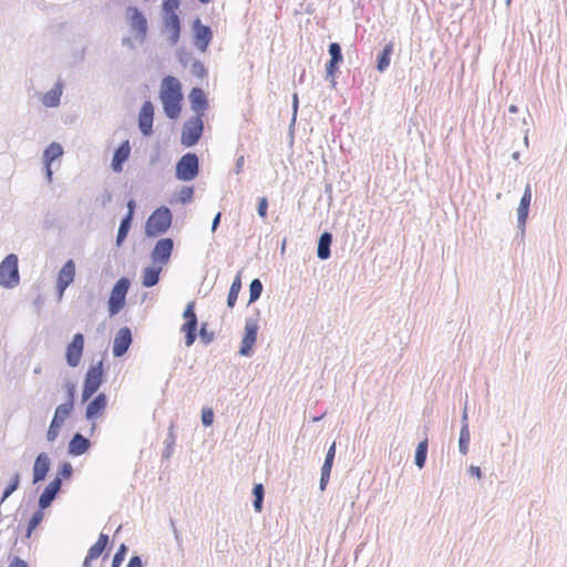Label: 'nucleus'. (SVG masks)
Instances as JSON below:
<instances>
[{"instance_id":"f257e3e1","label":"nucleus","mask_w":567,"mask_h":567,"mask_svg":"<svg viewBox=\"0 0 567 567\" xmlns=\"http://www.w3.org/2000/svg\"><path fill=\"white\" fill-rule=\"evenodd\" d=\"M159 99L163 104L165 114L169 118L178 117L181 114L183 101L181 82L172 75L165 76L162 80Z\"/></svg>"},{"instance_id":"f03ea898","label":"nucleus","mask_w":567,"mask_h":567,"mask_svg":"<svg viewBox=\"0 0 567 567\" xmlns=\"http://www.w3.org/2000/svg\"><path fill=\"white\" fill-rule=\"evenodd\" d=\"M68 402L56 406L53 419L50 423L47 432V439L53 442L60 433L65 420L71 415L74 405L75 385L73 383H66Z\"/></svg>"},{"instance_id":"7ed1b4c3","label":"nucleus","mask_w":567,"mask_h":567,"mask_svg":"<svg viewBox=\"0 0 567 567\" xmlns=\"http://www.w3.org/2000/svg\"><path fill=\"white\" fill-rule=\"evenodd\" d=\"M171 224L172 213L167 207L162 206L148 217L145 225V234L148 237H156L164 234L171 227Z\"/></svg>"},{"instance_id":"20e7f679","label":"nucleus","mask_w":567,"mask_h":567,"mask_svg":"<svg viewBox=\"0 0 567 567\" xmlns=\"http://www.w3.org/2000/svg\"><path fill=\"white\" fill-rule=\"evenodd\" d=\"M18 257L8 255L0 264V285L6 288L16 287L19 284Z\"/></svg>"},{"instance_id":"39448f33","label":"nucleus","mask_w":567,"mask_h":567,"mask_svg":"<svg viewBox=\"0 0 567 567\" xmlns=\"http://www.w3.org/2000/svg\"><path fill=\"white\" fill-rule=\"evenodd\" d=\"M203 130L204 123L202 114H197L196 116L190 117L184 123L181 135V143L186 147L195 145L199 141L203 134Z\"/></svg>"},{"instance_id":"423d86ee","label":"nucleus","mask_w":567,"mask_h":567,"mask_svg":"<svg viewBox=\"0 0 567 567\" xmlns=\"http://www.w3.org/2000/svg\"><path fill=\"white\" fill-rule=\"evenodd\" d=\"M103 382V363L99 361L96 364L90 367L85 374L82 401H87L101 386Z\"/></svg>"},{"instance_id":"0eeeda50","label":"nucleus","mask_w":567,"mask_h":567,"mask_svg":"<svg viewBox=\"0 0 567 567\" xmlns=\"http://www.w3.org/2000/svg\"><path fill=\"white\" fill-rule=\"evenodd\" d=\"M130 288V280L127 278H121L114 285L111 296L109 299V312L110 316H115L125 306V298Z\"/></svg>"},{"instance_id":"6e6552de","label":"nucleus","mask_w":567,"mask_h":567,"mask_svg":"<svg viewBox=\"0 0 567 567\" xmlns=\"http://www.w3.org/2000/svg\"><path fill=\"white\" fill-rule=\"evenodd\" d=\"M198 174V157L194 153L185 154L176 165V175L181 181H192Z\"/></svg>"},{"instance_id":"1a4fd4ad","label":"nucleus","mask_w":567,"mask_h":567,"mask_svg":"<svg viewBox=\"0 0 567 567\" xmlns=\"http://www.w3.org/2000/svg\"><path fill=\"white\" fill-rule=\"evenodd\" d=\"M183 317L185 319L184 324L182 326V332L185 333V344L190 347L196 340V330H197V317L195 313V302L190 301L187 303Z\"/></svg>"},{"instance_id":"9d476101","label":"nucleus","mask_w":567,"mask_h":567,"mask_svg":"<svg viewBox=\"0 0 567 567\" xmlns=\"http://www.w3.org/2000/svg\"><path fill=\"white\" fill-rule=\"evenodd\" d=\"M258 321L252 318L246 319L245 322V333L241 339V344L239 349L240 355H249L251 350L256 343L257 334H258Z\"/></svg>"},{"instance_id":"9b49d317","label":"nucleus","mask_w":567,"mask_h":567,"mask_svg":"<svg viewBox=\"0 0 567 567\" xmlns=\"http://www.w3.org/2000/svg\"><path fill=\"white\" fill-rule=\"evenodd\" d=\"M83 349L84 337L82 333H75L65 350V359L70 367L75 368L80 364Z\"/></svg>"},{"instance_id":"f8f14e48","label":"nucleus","mask_w":567,"mask_h":567,"mask_svg":"<svg viewBox=\"0 0 567 567\" xmlns=\"http://www.w3.org/2000/svg\"><path fill=\"white\" fill-rule=\"evenodd\" d=\"M194 30V45L205 53L213 39V32L209 27L202 24L200 20H195L193 24Z\"/></svg>"},{"instance_id":"ddd939ff","label":"nucleus","mask_w":567,"mask_h":567,"mask_svg":"<svg viewBox=\"0 0 567 567\" xmlns=\"http://www.w3.org/2000/svg\"><path fill=\"white\" fill-rule=\"evenodd\" d=\"M75 277V264L72 259L68 260L60 269L56 278V289L59 299L63 297L65 289L73 282Z\"/></svg>"},{"instance_id":"4468645a","label":"nucleus","mask_w":567,"mask_h":567,"mask_svg":"<svg viewBox=\"0 0 567 567\" xmlns=\"http://www.w3.org/2000/svg\"><path fill=\"white\" fill-rule=\"evenodd\" d=\"M126 16L130 20L131 29L137 32L141 40H144L147 32V21L143 13L135 7H128Z\"/></svg>"},{"instance_id":"2eb2a0df","label":"nucleus","mask_w":567,"mask_h":567,"mask_svg":"<svg viewBox=\"0 0 567 567\" xmlns=\"http://www.w3.org/2000/svg\"><path fill=\"white\" fill-rule=\"evenodd\" d=\"M174 248V243L171 238H163L159 239L153 251H152V259L154 262H161V264H167L172 251Z\"/></svg>"},{"instance_id":"dca6fc26","label":"nucleus","mask_w":567,"mask_h":567,"mask_svg":"<svg viewBox=\"0 0 567 567\" xmlns=\"http://www.w3.org/2000/svg\"><path fill=\"white\" fill-rule=\"evenodd\" d=\"M107 406V396L104 393L97 394L86 405L85 416L90 421L102 417Z\"/></svg>"},{"instance_id":"f3484780","label":"nucleus","mask_w":567,"mask_h":567,"mask_svg":"<svg viewBox=\"0 0 567 567\" xmlns=\"http://www.w3.org/2000/svg\"><path fill=\"white\" fill-rule=\"evenodd\" d=\"M154 106L151 101L144 102L138 115V126L144 135H150L153 128Z\"/></svg>"},{"instance_id":"a211bd4d","label":"nucleus","mask_w":567,"mask_h":567,"mask_svg":"<svg viewBox=\"0 0 567 567\" xmlns=\"http://www.w3.org/2000/svg\"><path fill=\"white\" fill-rule=\"evenodd\" d=\"M132 343V333L127 327L121 328L113 341V354L122 357Z\"/></svg>"},{"instance_id":"6ab92c4d","label":"nucleus","mask_w":567,"mask_h":567,"mask_svg":"<svg viewBox=\"0 0 567 567\" xmlns=\"http://www.w3.org/2000/svg\"><path fill=\"white\" fill-rule=\"evenodd\" d=\"M131 154V146L128 141H124L115 151L112 158V169L116 173L123 171V164L128 159Z\"/></svg>"},{"instance_id":"aec40b11","label":"nucleus","mask_w":567,"mask_h":567,"mask_svg":"<svg viewBox=\"0 0 567 567\" xmlns=\"http://www.w3.org/2000/svg\"><path fill=\"white\" fill-rule=\"evenodd\" d=\"M60 488L61 480L59 477L54 478L52 482L49 483V485L45 487L39 499V505L41 509L47 508L51 504Z\"/></svg>"},{"instance_id":"412c9836","label":"nucleus","mask_w":567,"mask_h":567,"mask_svg":"<svg viewBox=\"0 0 567 567\" xmlns=\"http://www.w3.org/2000/svg\"><path fill=\"white\" fill-rule=\"evenodd\" d=\"M50 468V460L45 453H41L33 464V483L43 481Z\"/></svg>"},{"instance_id":"4be33fe9","label":"nucleus","mask_w":567,"mask_h":567,"mask_svg":"<svg viewBox=\"0 0 567 567\" xmlns=\"http://www.w3.org/2000/svg\"><path fill=\"white\" fill-rule=\"evenodd\" d=\"M189 101L192 109L204 116L205 110L208 107L207 99L204 91L199 87H194L189 93Z\"/></svg>"},{"instance_id":"5701e85b","label":"nucleus","mask_w":567,"mask_h":567,"mask_svg":"<svg viewBox=\"0 0 567 567\" xmlns=\"http://www.w3.org/2000/svg\"><path fill=\"white\" fill-rule=\"evenodd\" d=\"M63 150L62 146L59 143H51L43 154L44 164L47 167V175L49 181H51L52 171H51V163L62 156Z\"/></svg>"},{"instance_id":"b1692460","label":"nucleus","mask_w":567,"mask_h":567,"mask_svg":"<svg viewBox=\"0 0 567 567\" xmlns=\"http://www.w3.org/2000/svg\"><path fill=\"white\" fill-rule=\"evenodd\" d=\"M90 441L82 434L76 433L69 443V454L82 455L90 449Z\"/></svg>"},{"instance_id":"393cba45","label":"nucleus","mask_w":567,"mask_h":567,"mask_svg":"<svg viewBox=\"0 0 567 567\" xmlns=\"http://www.w3.org/2000/svg\"><path fill=\"white\" fill-rule=\"evenodd\" d=\"M530 202H532V187L529 184H527V186L525 187L523 197L520 199L518 209H517V217H518V221L520 224H525V221H526Z\"/></svg>"},{"instance_id":"a878e982","label":"nucleus","mask_w":567,"mask_h":567,"mask_svg":"<svg viewBox=\"0 0 567 567\" xmlns=\"http://www.w3.org/2000/svg\"><path fill=\"white\" fill-rule=\"evenodd\" d=\"M109 544V536L106 534H100L95 544H93L87 551V560L99 558Z\"/></svg>"},{"instance_id":"bb28decb","label":"nucleus","mask_w":567,"mask_h":567,"mask_svg":"<svg viewBox=\"0 0 567 567\" xmlns=\"http://www.w3.org/2000/svg\"><path fill=\"white\" fill-rule=\"evenodd\" d=\"M162 271L161 267H147L143 271V280L142 284L146 288H151L155 286L159 280V274Z\"/></svg>"},{"instance_id":"cd10ccee","label":"nucleus","mask_w":567,"mask_h":567,"mask_svg":"<svg viewBox=\"0 0 567 567\" xmlns=\"http://www.w3.org/2000/svg\"><path fill=\"white\" fill-rule=\"evenodd\" d=\"M61 95L62 86L60 84H56L52 90H50L43 95L42 103L47 107H54L59 104Z\"/></svg>"},{"instance_id":"c85d7f7f","label":"nucleus","mask_w":567,"mask_h":567,"mask_svg":"<svg viewBox=\"0 0 567 567\" xmlns=\"http://www.w3.org/2000/svg\"><path fill=\"white\" fill-rule=\"evenodd\" d=\"M332 241V236L329 233H323L320 236L318 244V257L322 260L330 257V245Z\"/></svg>"},{"instance_id":"c756f323","label":"nucleus","mask_w":567,"mask_h":567,"mask_svg":"<svg viewBox=\"0 0 567 567\" xmlns=\"http://www.w3.org/2000/svg\"><path fill=\"white\" fill-rule=\"evenodd\" d=\"M240 289H241V278H240V275H237L230 286L228 297H227V305L229 308H233L236 305Z\"/></svg>"},{"instance_id":"7c9ffc66","label":"nucleus","mask_w":567,"mask_h":567,"mask_svg":"<svg viewBox=\"0 0 567 567\" xmlns=\"http://www.w3.org/2000/svg\"><path fill=\"white\" fill-rule=\"evenodd\" d=\"M392 52H393V44L388 43L383 48V50L378 59L377 68L380 72H383L390 65V58H391Z\"/></svg>"},{"instance_id":"2f4dec72","label":"nucleus","mask_w":567,"mask_h":567,"mask_svg":"<svg viewBox=\"0 0 567 567\" xmlns=\"http://www.w3.org/2000/svg\"><path fill=\"white\" fill-rule=\"evenodd\" d=\"M427 440L420 442L415 451V464L422 468L426 460Z\"/></svg>"},{"instance_id":"473e14b6","label":"nucleus","mask_w":567,"mask_h":567,"mask_svg":"<svg viewBox=\"0 0 567 567\" xmlns=\"http://www.w3.org/2000/svg\"><path fill=\"white\" fill-rule=\"evenodd\" d=\"M167 27H169L173 31L172 41L174 43L177 42L179 37V19L176 13L169 14L166 22Z\"/></svg>"},{"instance_id":"72a5a7b5","label":"nucleus","mask_w":567,"mask_h":567,"mask_svg":"<svg viewBox=\"0 0 567 567\" xmlns=\"http://www.w3.org/2000/svg\"><path fill=\"white\" fill-rule=\"evenodd\" d=\"M262 291V284L259 279H254L249 286V302H255L259 299Z\"/></svg>"},{"instance_id":"f704fd0d","label":"nucleus","mask_w":567,"mask_h":567,"mask_svg":"<svg viewBox=\"0 0 567 567\" xmlns=\"http://www.w3.org/2000/svg\"><path fill=\"white\" fill-rule=\"evenodd\" d=\"M131 221H132L131 216H126L122 220V223L120 225V228H118V231H117V238H116L117 245H121L122 241L126 238L127 233H128V230L131 228Z\"/></svg>"},{"instance_id":"c9c22d12","label":"nucleus","mask_w":567,"mask_h":567,"mask_svg":"<svg viewBox=\"0 0 567 567\" xmlns=\"http://www.w3.org/2000/svg\"><path fill=\"white\" fill-rule=\"evenodd\" d=\"M43 516H44V514H43L42 509L37 511L32 515V517L30 518L29 524H28L27 537L31 536L32 532L42 522Z\"/></svg>"},{"instance_id":"e433bc0d","label":"nucleus","mask_w":567,"mask_h":567,"mask_svg":"<svg viewBox=\"0 0 567 567\" xmlns=\"http://www.w3.org/2000/svg\"><path fill=\"white\" fill-rule=\"evenodd\" d=\"M19 483H20V476L18 473H16L12 476L10 484L3 491L1 502H3L6 498H8L18 488Z\"/></svg>"},{"instance_id":"4c0bfd02","label":"nucleus","mask_w":567,"mask_h":567,"mask_svg":"<svg viewBox=\"0 0 567 567\" xmlns=\"http://www.w3.org/2000/svg\"><path fill=\"white\" fill-rule=\"evenodd\" d=\"M468 442H470V432H468L467 425L465 424L462 427L461 434H460V450L464 454L467 452Z\"/></svg>"},{"instance_id":"58836bf2","label":"nucleus","mask_w":567,"mask_h":567,"mask_svg":"<svg viewBox=\"0 0 567 567\" xmlns=\"http://www.w3.org/2000/svg\"><path fill=\"white\" fill-rule=\"evenodd\" d=\"M329 53L331 55L332 62H341L342 61V54H341V48L338 43H331L329 45Z\"/></svg>"},{"instance_id":"ea45409f","label":"nucleus","mask_w":567,"mask_h":567,"mask_svg":"<svg viewBox=\"0 0 567 567\" xmlns=\"http://www.w3.org/2000/svg\"><path fill=\"white\" fill-rule=\"evenodd\" d=\"M331 466L328 464H323L321 468V478H320V488L323 491L329 482L330 473H331Z\"/></svg>"},{"instance_id":"a19ab883","label":"nucleus","mask_w":567,"mask_h":567,"mask_svg":"<svg viewBox=\"0 0 567 567\" xmlns=\"http://www.w3.org/2000/svg\"><path fill=\"white\" fill-rule=\"evenodd\" d=\"M192 72L194 75H196L197 78H205L206 74H207V70L206 68L204 66V64L199 61H195L192 65Z\"/></svg>"},{"instance_id":"79ce46f5","label":"nucleus","mask_w":567,"mask_h":567,"mask_svg":"<svg viewBox=\"0 0 567 567\" xmlns=\"http://www.w3.org/2000/svg\"><path fill=\"white\" fill-rule=\"evenodd\" d=\"M125 554H126V547H125V545L122 544L113 557L112 567H118L122 564Z\"/></svg>"},{"instance_id":"37998d69","label":"nucleus","mask_w":567,"mask_h":567,"mask_svg":"<svg viewBox=\"0 0 567 567\" xmlns=\"http://www.w3.org/2000/svg\"><path fill=\"white\" fill-rule=\"evenodd\" d=\"M202 422L204 425L209 426L214 422V412L212 409L207 408L202 411Z\"/></svg>"},{"instance_id":"c03bdc74","label":"nucleus","mask_w":567,"mask_h":567,"mask_svg":"<svg viewBox=\"0 0 567 567\" xmlns=\"http://www.w3.org/2000/svg\"><path fill=\"white\" fill-rule=\"evenodd\" d=\"M178 0H164L163 8L166 13L173 14L178 8Z\"/></svg>"},{"instance_id":"a18cd8bd","label":"nucleus","mask_w":567,"mask_h":567,"mask_svg":"<svg viewBox=\"0 0 567 567\" xmlns=\"http://www.w3.org/2000/svg\"><path fill=\"white\" fill-rule=\"evenodd\" d=\"M267 209H268V200L266 197H261L259 198V202H258V215L261 217V218H266L267 217Z\"/></svg>"},{"instance_id":"49530a36","label":"nucleus","mask_w":567,"mask_h":567,"mask_svg":"<svg viewBox=\"0 0 567 567\" xmlns=\"http://www.w3.org/2000/svg\"><path fill=\"white\" fill-rule=\"evenodd\" d=\"M334 454H336V443L333 442L331 444V446L329 447V450H328V453H327V456H326V460H324L323 464H328L329 466L332 467L333 460H334Z\"/></svg>"},{"instance_id":"de8ad7c7","label":"nucleus","mask_w":567,"mask_h":567,"mask_svg":"<svg viewBox=\"0 0 567 567\" xmlns=\"http://www.w3.org/2000/svg\"><path fill=\"white\" fill-rule=\"evenodd\" d=\"M338 63H339V62H332V61H330V62L327 64V74H328L329 76H331V78H333V76H334V73H336V71H337V64H338Z\"/></svg>"},{"instance_id":"09e8293b","label":"nucleus","mask_w":567,"mask_h":567,"mask_svg":"<svg viewBox=\"0 0 567 567\" xmlns=\"http://www.w3.org/2000/svg\"><path fill=\"white\" fill-rule=\"evenodd\" d=\"M252 492H254L255 498H264V487L261 484L255 485Z\"/></svg>"},{"instance_id":"8fccbe9b","label":"nucleus","mask_w":567,"mask_h":567,"mask_svg":"<svg viewBox=\"0 0 567 567\" xmlns=\"http://www.w3.org/2000/svg\"><path fill=\"white\" fill-rule=\"evenodd\" d=\"M126 567H142V561H141L140 557H137V556L132 557Z\"/></svg>"},{"instance_id":"3c124183","label":"nucleus","mask_w":567,"mask_h":567,"mask_svg":"<svg viewBox=\"0 0 567 567\" xmlns=\"http://www.w3.org/2000/svg\"><path fill=\"white\" fill-rule=\"evenodd\" d=\"M244 163H245V157L244 156H239L236 161V173L239 174L243 169V166H244Z\"/></svg>"},{"instance_id":"603ef678","label":"nucleus","mask_w":567,"mask_h":567,"mask_svg":"<svg viewBox=\"0 0 567 567\" xmlns=\"http://www.w3.org/2000/svg\"><path fill=\"white\" fill-rule=\"evenodd\" d=\"M72 473V466L69 463L63 464L62 474L69 477Z\"/></svg>"},{"instance_id":"864d4df0","label":"nucleus","mask_w":567,"mask_h":567,"mask_svg":"<svg viewBox=\"0 0 567 567\" xmlns=\"http://www.w3.org/2000/svg\"><path fill=\"white\" fill-rule=\"evenodd\" d=\"M9 567H28V565H27L23 560H21V559H19V558H16V559L10 564V566H9Z\"/></svg>"},{"instance_id":"5fc2aeb1","label":"nucleus","mask_w":567,"mask_h":567,"mask_svg":"<svg viewBox=\"0 0 567 567\" xmlns=\"http://www.w3.org/2000/svg\"><path fill=\"white\" fill-rule=\"evenodd\" d=\"M127 207H128V213L126 216H131V219L133 218V215H134V208H135V202L133 199H131L128 203H127Z\"/></svg>"},{"instance_id":"6e6d98bb","label":"nucleus","mask_w":567,"mask_h":567,"mask_svg":"<svg viewBox=\"0 0 567 567\" xmlns=\"http://www.w3.org/2000/svg\"><path fill=\"white\" fill-rule=\"evenodd\" d=\"M470 472L473 476H476L477 478H481L482 476L481 468L477 466H471Z\"/></svg>"},{"instance_id":"4d7b16f0","label":"nucleus","mask_w":567,"mask_h":567,"mask_svg":"<svg viewBox=\"0 0 567 567\" xmlns=\"http://www.w3.org/2000/svg\"><path fill=\"white\" fill-rule=\"evenodd\" d=\"M262 499L264 498H255L254 507H255L256 512H261V509H262Z\"/></svg>"},{"instance_id":"13d9d810","label":"nucleus","mask_w":567,"mask_h":567,"mask_svg":"<svg viewBox=\"0 0 567 567\" xmlns=\"http://www.w3.org/2000/svg\"><path fill=\"white\" fill-rule=\"evenodd\" d=\"M220 217H221V214L220 213H217V215L215 216L214 220H213V225H212V230L215 231L219 221H220Z\"/></svg>"},{"instance_id":"bf43d9fd","label":"nucleus","mask_w":567,"mask_h":567,"mask_svg":"<svg viewBox=\"0 0 567 567\" xmlns=\"http://www.w3.org/2000/svg\"><path fill=\"white\" fill-rule=\"evenodd\" d=\"M91 561L92 560H87V557H85L82 567H91Z\"/></svg>"},{"instance_id":"052dcab7","label":"nucleus","mask_w":567,"mask_h":567,"mask_svg":"<svg viewBox=\"0 0 567 567\" xmlns=\"http://www.w3.org/2000/svg\"><path fill=\"white\" fill-rule=\"evenodd\" d=\"M297 105H298V96L297 94L293 95V107L295 110H297Z\"/></svg>"},{"instance_id":"680f3d73","label":"nucleus","mask_w":567,"mask_h":567,"mask_svg":"<svg viewBox=\"0 0 567 567\" xmlns=\"http://www.w3.org/2000/svg\"><path fill=\"white\" fill-rule=\"evenodd\" d=\"M508 110H509L511 113H516L517 112V106L516 105H511Z\"/></svg>"},{"instance_id":"e2e57ef3","label":"nucleus","mask_w":567,"mask_h":567,"mask_svg":"<svg viewBox=\"0 0 567 567\" xmlns=\"http://www.w3.org/2000/svg\"><path fill=\"white\" fill-rule=\"evenodd\" d=\"M202 3H208L210 0H199Z\"/></svg>"},{"instance_id":"0e129e2a","label":"nucleus","mask_w":567,"mask_h":567,"mask_svg":"<svg viewBox=\"0 0 567 567\" xmlns=\"http://www.w3.org/2000/svg\"><path fill=\"white\" fill-rule=\"evenodd\" d=\"M506 2H507V3H509V2H511V0H506Z\"/></svg>"}]
</instances>
